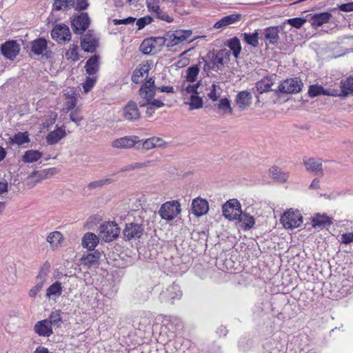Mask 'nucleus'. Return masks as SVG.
<instances>
[{
    "mask_svg": "<svg viewBox=\"0 0 353 353\" xmlns=\"http://www.w3.org/2000/svg\"><path fill=\"white\" fill-rule=\"evenodd\" d=\"M192 34L191 30H176L166 32L163 35L165 45L170 48L190 39Z\"/></svg>",
    "mask_w": 353,
    "mask_h": 353,
    "instance_id": "f257e3e1",
    "label": "nucleus"
},
{
    "mask_svg": "<svg viewBox=\"0 0 353 353\" xmlns=\"http://www.w3.org/2000/svg\"><path fill=\"white\" fill-rule=\"evenodd\" d=\"M165 46L163 37H151L145 39L140 46V50L145 54H157Z\"/></svg>",
    "mask_w": 353,
    "mask_h": 353,
    "instance_id": "f03ea898",
    "label": "nucleus"
},
{
    "mask_svg": "<svg viewBox=\"0 0 353 353\" xmlns=\"http://www.w3.org/2000/svg\"><path fill=\"white\" fill-rule=\"evenodd\" d=\"M181 205L177 201H167L163 203L159 211L163 219L172 221L181 212Z\"/></svg>",
    "mask_w": 353,
    "mask_h": 353,
    "instance_id": "7ed1b4c3",
    "label": "nucleus"
},
{
    "mask_svg": "<svg viewBox=\"0 0 353 353\" xmlns=\"http://www.w3.org/2000/svg\"><path fill=\"white\" fill-rule=\"evenodd\" d=\"M120 232V228L114 221L104 222L100 226V234L105 242L116 239Z\"/></svg>",
    "mask_w": 353,
    "mask_h": 353,
    "instance_id": "20e7f679",
    "label": "nucleus"
},
{
    "mask_svg": "<svg viewBox=\"0 0 353 353\" xmlns=\"http://www.w3.org/2000/svg\"><path fill=\"white\" fill-rule=\"evenodd\" d=\"M222 212L223 216L228 220H236L242 212L241 203L237 199H230L223 205Z\"/></svg>",
    "mask_w": 353,
    "mask_h": 353,
    "instance_id": "39448f33",
    "label": "nucleus"
},
{
    "mask_svg": "<svg viewBox=\"0 0 353 353\" xmlns=\"http://www.w3.org/2000/svg\"><path fill=\"white\" fill-rule=\"evenodd\" d=\"M146 6L148 12L157 19L167 23L173 21V18L160 8L159 0H146Z\"/></svg>",
    "mask_w": 353,
    "mask_h": 353,
    "instance_id": "423d86ee",
    "label": "nucleus"
},
{
    "mask_svg": "<svg viewBox=\"0 0 353 353\" xmlns=\"http://www.w3.org/2000/svg\"><path fill=\"white\" fill-rule=\"evenodd\" d=\"M90 22L88 13L82 12L72 19L71 27L75 34H81L89 27Z\"/></svg>",
    "mask_w": 353,
    "mask_h": 353,
    "instance_id": "0eeeda50",
    "label": "nucleus"
},
{
    "mask_svg": "<svg viewBox=\"0 0 353 353\" xmlns=\"http://www.w3.org/2000/svg\"><path fill=\"white\" fill-rule=\"evenodd\" d=\"M20 45L15 40H8L1 44V52L8 59L13 61L20 52Z\"/></svg>",
    "mask_w": 353,
    "mask_h": 353,
    "instance_id": "6e6552de",
    "label": "nucleus"
},
{
    "mask_svg": "<svg viewBox=\"0 0 353 353\" xmlns=\"http://www.w3.org/2000/svg\"><path fill=\"white\" fill-rule=\"evenodd\" d=\"M52 38L58 43H65L71 39L68 26L63 23L56 25L51 32Z\"/></svg>",
    "mask_w": 353,
    "mask_h": 353,
    "instance_id": "1a4fd4ad",
    "label": "nucleus"
},
{
    "mask_svg": "<svg viewBox=\"0 0 353 353\" xmlns=\"http://www.w3.org/2000/svg\"><path fill=\"white\" fill-rule=\"evenodd\" d=\"M77 97L78 93L74 88L70 89L69 91L64 92L63 97V105L62 111L68 113V112L75 109L77 104Z\"/></svg>",
    "mask_w": 353,
    "mask_h": 353,
    "instance_id": "9d476101",
    "label": "nucleus"
},
{
    "mask_svg": "<svg viewBox=\"0 0 353 353\" xmlns=\"http://www.w3.org/2000/svg\"><path fill=\"white\" fill-rule=\"evenodd\" d=\"M144 231L143 227L141 224L136 223H126L123 230L124 237L128 240L133 239H139Z\"/></svg>",
    "mask_w": 353,
    "mask_h": 353,
    "instance_id": "9b49d317",
    "label": "nucleus"
},
{
    "mask_svg": "<svg viewBox=\"0 0 353 353\" xmlns=\"http://www.w3.org/2000/svg\"><path fill=\"white\" fill-rule=\"evenodd\" d=\"M140 141L137 136H125L114 140L112 143V146L114 148L128 149L133 148L136 143Z\"/></svg>",
    "mask_w": 353,
    "mask_h": 353,
    "instance_id": "f8f14e48",
    "label": "nucleus"
},
{
    "mask_svg": "<svg viewBox=\"0 0 353 353\" xmlns=\"http://www.w3.org/2000/svg\"><path fill=\"white\" fill-rule=\"evenodd\" d=\"M192 213L197 217L201 216L208 213L209 204L207 200L197 197L192 202Z\"/></svg>",
    "mask_w": 353,
    "mask_h": 353,
    "instance_id": "ddd939ff",
    "label": "nucleus"
},
{
    "mask_svg": "<svg viewBox=\"0 0 353 353\" xmlns=\"http://www.w3.org/2000/svg\"><path fill=\"white\" fill-rule=\"evenodd\" d=\"M234 102L240 110H246L252 103V94L248 90L241 91L236 94Z\"/></svg>",
    "mask_w": 353,
    "mask_h": 353,
    "instance_id": "4468645a",
    "label": "nucleus"
},
{
    "mask_svg": "<svg viewBox=\"0 0 353 353\" xmlns=\"http://www.w3.org/2000/svg\"><path fill=\"white\" fill-rule=\"evenodd\" d=\"M98 46V40L92 34L88 33L81 39V47L86 52H94Z\"/></svg>",
    "mask_w": 353,
    "mask_h": 353,
    "instance_id": "2eb2a0df",
    "label": "nucleus"
},
{
    "mask_svg": "<svg viewBox=\"0 0 353 353\" xmlns=\"http://www.w3.org/2000/svg\"><path fill=\"white\" fill-rule=\"evenodd\" d=\"M305 169L311 172H314L319 176H323L322 161L319 158L310 157L303 161Z\"/></svg>",
    "mask_w": 353,
    "mask_h": 353,
    "instance_id": "dca6fc26",
    "label": "nucleus"
},
{
    "mask_svg": "<svg viewBox=\"0 0 353 353\" xmlns=\"http://www.w3.org/2000/svg\"><path fill=\"white\" fill-rule=\"evenodd\" d=\"M279 28L278 26H270L263 30V33L260 38L270 43L275 44L278 42Z\"/></svg>",
    "mask_w": 353,
    "mask_h": 353,
    "instance_id": "f3484780",
    "label": "nucleus"
},
{
    "mask_svg": "<svg viewBox=\"0 0 353 353\" xmlns=\"http://www.w3.org/2000/svg\"><path fill=\"white\" fill-rule=\"evenodd\" d=\"M150 70V64L148 62H143L139 64V66L135 69L132 75L131 79L132 82L139 83L141 82L144 76H148V73Z\"/></svg>",
    "mask_w": 353,
    "mask_h": 353,
    "instance_id": "a211bd4d",
    "label": "nucleus"
},
{
    "mask_svg": "<svg viewBox=\"0 0 353 353\" xmlns=\"http://www.w3.org/2000/svg\"><path fill=\"white\" fill-rule=\"evenodd\" d=\"M123 117L129 121L137 120L140 117L139 110L134 101H130L123 108Z\"/></svg>",
    "mask_w": 353,
    "mask_h": 353,
    "instance_id": "6ab92c4d",
    "label": "nucleus"
},
{
    "mask_svg": "<svg viewBox=\"0 0 353 353\" xmlns=\"http://www.w3.org/2000/svg\"><path fill=\"white\" fill-rule=\"evenodd\" d=\"M34 332L41 336L48 337L52 334V328L48 319L39 321L34 327Z\"/></svg>",
    "mask_w": 353,
    "mask_h": 353,
    "instance_id": "aec40b11",
    "label": "nucleus"
},
{
    "mask_svg": "<svg viewBox=\"0 0 353 353\" xmlns=\"http://www.w3.org/2000/svg\"><path fill=\"white\" fill-rule=\"evenodd\" d=\"M331 17L332 14L330 12H324L313 14L310 18L309 21L312 27L317 28L328 23Z\"/></svg>",
    "mask_w": 353,
    "mask_h": 353,
    "instance_id": "412c9836",
    "label": "nucleus"
},
{
    "mask_svg": "<svg viewBox=\"0 0 353 353\" xmlns=\"http://www.w3.org/2000/svg\"><path fill=\"white\" fill-rule=\"evenodd\" d=\"M303 223V216L299 210L288 209V229L299 228Z\"/></svg>",
    "mask_w": 353,
    "mask_h": 353,
    "instance_id": "4be33fe9",
    "label": "nucleus"
},
{
    "mask_svg": "<svg viewBox=\"0 0 353 353\" xmlns=\"http://www.w3.org/2000/svg\"><path fill=\"white\" fill-rule=\"evenodd\" d=\"M241 18V14H232L225 16L216 21L214 25V28L216 29L224 28L232 23L239 21Z\"/></svg>",
    "mask_w": 353,
    "mask_h": 353,
    "instance_id": "5701e85b",
    "label": "nucleus"
},
{
    "mask_svg": "<svg viewBox=\"0 0 353 353\" xmlns=\"http://www.w3.org/2000/svg\"><path fill=\"white\" fill-rule=\"evenodd\" d=\"M66 136L65 127H59L48 133L46 137V141L50 145L58 143L61 139Z\"/></svg>",
    "mask_w": 353,
    "mask_h": 353,
    "instance_id": "b1692460",
    "label": "nucleus"
},
{
    "mask_svg": "<svg viewBox=\"0 0 353 353\" xmlns=\"http://www.w3.org/2000/svg\"><path fill=\"white\" fill-rule=\"evenodd\" d=\"M241 224V228L244 231L250 230L255 225L254 218L246 212H241L237 219Z\"/></svg>",
    "mask_w": 353,
    "mask_h": 353,
    "instance_id": "393cba45",
    "label": "nucleus"
},
{
    "mask_svg": "<svg viewBox=\"0 0 353 353\" xmlns=\"http://www.w3.org/2000/svg\"><path fill=\"white\" fill-rule=\"evenodd\" d=\"M85 70L89 75L97 74L99 70V56L94 54L90 57L85 63Z\"/></svg>",
    "mask_w": 353,
    "mask_h": 353,
    "instance_id": "a878e982",
    "label": "nucleus"
},
{
    "mask_svg": "<svg viewBox=\"0 0 353 353\" xmlns=\"http://www.w3.org/2000/svg\"><path fill=\"white\" fill-rule=\"evenodd\" d=\"M332 223L331 219L325 214H316L312 219V225L314 228H322Z\"/></svg>",
    "mask_w": 353,
    "mask_h": 353,
    "instance_id": "bb28decb",
    "label": "nucleus"
},
{
    "mask_svg": "<svg viewBox=\"0 0 353 353\" xmlns=\"http://www.w3.org/2000/svg\"><path fill=\"white\" fill-rule=\"evenodd\" d=\"M63 240L64 237L63 234L59 231L50 232L46 238L47 242L50 244L52 250L57 249L60 247Z\"/></svg>",
    "mask_w": 353,
    "mask_h": 353,
    "instance_id": "cd10ccee",
    "label": "nucleus"
},
{
    "mask_svg": "<svg viewBox=\"0 0 353 353\" xmlns=\"http://www.w3.org/2000/svg\"><path fill=\"white\" fill-rule=\"evenodd\" d=\"M99 243L98 236L92 232H87L82 238V245L88 250H94Z\"/></svg>",
    "mask_w": 353,
    "mask_h": 353,
    "instance_id": "c85d7f7f",
    "label": "nucleus"
},
{
    "mask_svg": "<svg viewBox=\"0 0 353 353\" xmlns=\"http://www.w3.org/2000/svg\"><path fill=\"white\" fill-rule=\"evenodd\" d=\"M99 258L100 253L95 252L83 255L80 261L82 265L89 268L97 265L99 263Z\"/></svg>",
    "mask_w": 353,
    "mask_h": 353,
    "instance_id": "c756f323",
    "label": "nucleus"
},
{
    "mask_svg": "<svg viewBox=\"0 0 353 353\" xmlns=\"http://www.w3.org/2000/svg\"><path fill=\"white\" fill-rule=\"evenodd\" d=\"M48 42L44 38H38L31 43V50L37 54L40 55L47 49Z\"/></svg>",
    "mask_w": 353,
    "mask_h": 353,
    "instance_id": "7c9ffc66",
    "label": "nucleus"
},
{
    "mask_svg": "<svg viewBox=\"0 0 353 353\" xmlns=\"http://www.w3.org/2000/svg\"><path fill=\"white\" fill-rule=\"evenodd\" d=\"M65 58L70 62H77L80 59L79 46L77 44H70L65 52Z\"/></svg>",
    "mask_w": 353,
    "mask_h": 353,
    "instance_id": "2f4dec72",
    "label": "nucleus"
},
{
    "mask_svg": "<svg viewBox=\"0 0 353 353\" xmlns=\"http://www.w3.org/2000/svg\"><path fill=\"white\" fill-rule=\"evenodd\" d=\"M272 85V79L269 77H266L256 82L255 88L259 94H262L271 90Z\"/></svg>",
    "mask_w": 353,
    "mask_h": 353,
    "instance_id": "473e14b6",
    "label": "nucleus"
},
{
    "mask_svg": "<svg viewBox=\"0 0 353 353\" xmlns=\"http://www.w3.org/2000/svg\"><path fill=\"white\" fill-rule=\"evenodd\" d=\"M353 94V77H349L341 81V94L346 97Z\"/></svg>",
    "mask_w": 353,
    "mask_h": 353,
    "instance_id": "72a5a7b5",
    "label": "nucleus"
},
{
    "mask_svg": "<svg viewBox=\"0 0 353 353\" xmlns=\"http://www.w3.org/2000/svg\"><path fill=\"white\" fill-rule=\"evenodd\" d=\"M29 134L27 132H18L14 134L12 137L10 138V143L11 144H15L18 145H23L24 143H28L30 142Z\"/></svg>",
    "mask_w": 353,
    "mask_h": 353,
    "instance_id": "f704fd0d",
    "label": "nucleus"
},
{
    "mask_svg": "<svg viewBox=\"0 0 353 353\" xmlns=\"http://www.w3.org/2000/svg\"><path fill=\"white\" fill-rule=\"evenodd\" d=\"M303 86L302 81L298 77L288 79V94H295L301 92Z\"/></svg>",
    "mask_w": 353,
    "mask_h": 353,
    "instance_id": "c9c22d12",
    "label": "nucleus"
},
{
    "mask_svg": "<svg viewBox=\"0 0 353 353\" xmlns=\"http://www.w3.org/2000/svg\"><path fill=\"white\" fill-rule=\"evenodd\" d=\"M147 83L142 85L139 90V94L141 97L147 101V103H150L153 101V97L155 94L154 88L148 87Z\"/></svg>",
    "mask_w": 353,
    "mask_h": 353,
    "instance_id": "e433bc0d",
    "label": "nucleus"
},
{
    "mask_svg": "<svg viewBox=\"0 0 353 353\" xmlns=\"http://www.w3.org/2000/svg\"><path fill=\"white\" fill-rule=\"evenodd\" d=\"M42 157V153L38 150H27L23 156L22 160L24 163H33L37 161Z\"/></svg>",
    "mask_w": 353,
    "mask_h": 353,
    "instance_id": "4c0bfd02",
    "label": "nucleus"
},
{
    "mask_svg": "<svg viewBox=\"0 0 353 353\" xmlns=\"http://www.w3.org/2000/svg\"><path fill=\"white\" fill-rule=\"evenodd\" d=\"M261 39L259 37V30H256L253 33H244L243 34V41L248 45L252 46L254 48L259 46V39Z\"/></svg>",
    "mask_w": 353,
    "mask_h": 353,
    "instance_id": "58836bf2",
    "label": "nucleus"
},
{
    "mask_svg": "<svg viewBox=\"0 0 353 353\" xmlns=\"http://www.w3.org/2000/svg\"><path fill=\"white\" fill-rule=\"evenodd\" d=\"M63 292V287L61 283L56 281L50 285L46 290V296L50 298L52 296H59L61 295Z\"/></svg>",
    "mask_w": 353,
    "mask_h": 353,
    "instance_id": "ea45409f",
    "label": "nucleus"
},
{
    "mask_svg": "<svg viewBox=\"0 0 353 353\" xmlns=\"http://www.w3.org/2000/svg\"><path fill=\"white\" fill-rule=\"evenodd\" d=\"M74 0H54L52 5L53 10H65L71 8Z\"/></svg>",
    "mask_w": 353,
    "mask_h": 353,
    "instance_id": "a19ab883",
    "label": "nucleus"
},
{
    "mask_svg": "<svg viewBox=\"0 0 353 353\" xmlns=\"http://www.w3.org/2000/svg\"><path fill=\"white\" fill-rule=\"evenodd\" d=\"M163 142L162 139L153 137L145 140L142 143V148L145 150H150L157 146L162 145Z\"/></svg>",
    "mask_w": 353,
    "mask_h": 353,
    "instance_id": "79ce46f5",
    "label": "nucleus"
},
{
    "mask_svg": "<svg viewBox=\"0 0 353 353\" xmlns=\"http://www.w3.org/2000/svg\"><path fill=\"white\" fill-rule=\"evenodd\" d=\"M164 106V103L158 99H154L153 101H150V103H147L146 105V111L145 114L147 117H152L153 114L154 113V111L157 108H159Z\"/></svg>",
    "mask_w": 353,
    "mask_h": 353,
    "instance_id": "37998d69",
    "label": "nucleus"
},
{
    "mask_svg": "<svg viewBox=\"0 0 353 353\" xmlns=\"http://www.w3.org/2000/svg\"><path fill=\"white\" fill-rule=\"evenodd\" d=\"M221 93V88L219 85L213 83L209 88L207 96L211 101H216L220 97Z\"/></svg>",
    "mask_w": 353,
    "mask_h": 353,
    "instance_id": "c03bdc74",
    "label": "nucleus"
},
{
    "mask_svg": "<svg viewBox=\"0 0 353 353\" xmlns=\"http://www.w3.org/2000/svg\"><path fill=\"white\" fill-rule=\"evenodd\" d=\"M228 46L232 51L234 57L236 58L238 57L241 51V46L239 39L236 37L231 39L228 43Z\"/></svg>",
    "mask_w": 353,
    "mask_h": 353,
    "instance_id": "a18cd8bd",
    "label": "nucleus"
},
{
    "mask_svg": "<svg viewBox=\"0 0 353 353\" xmlns=\"http://www.w3.org/2000/svg\"><path fill=\"white\" fill-rule=\"evenodd\" d=\"M199 73V68L195 65L188 68L186 72V81L193 83L196 80V77Z\"/></svg>",
    "mask_w": 353,
    "mask_h": 353,
    "instance_id": "49530a36",
    "label": "nucleus"
},
{
    "mask_svg": "<svg viewBox=\"0 0 353 353\" xmlns=\"http://www.w3.org/2000/svg\"><path fill=\"white\" fill-rule=\"evenodd\" d=\"M270 172L272 177L278 181L283 182L286 181L287 176L285 173L281 172V170L276 167L273 166L270 169Z\"/></svg>",
    "mask_w": 353,
    "mask_h": 353,
    "instance_id": "de8ad7c7",
    "label": "nucleus"
},
{
    "mask_svg": "<svg viewBox=\"0 0 353 353\" xmlns=\"http://www.w3.org/2000/svg\"><path fill=\"white\" fill-rule=\"evenodd\" d=\"M61 314V312L60 310H57L51 312L48 320V322L50 323L51 325H57V327L59 326L62 321Z\"/></svg>",
    "mask_w": 353,
    "mask_h": 353,
    "instance_id": "09e8293b",
    "label": "nucleus"
},
{
    "mask_svg": "<svg viewBox=\"0 0 353 353\" xmlns=\"http://www.w3.org/2000/svg\"><path fill=\"white\" fill-rule=\"evenodd\" d=\"M224 64V53L223 52H217L212 59V68L216 70L221 69Z\"/></svg>",
    "mask_w": 353,
    "mask_h": 353,
    "instance_id": "8fccbe9b",
    "label": "nucleus"
},
{
    "mask_svg": "<svg viewBox=\"0 0 353 353\" xmlns=\"http://www.w3.org/2000/svg\"><path fill=\"white\" fill-rule=\"evenodd\" d=\"M218 108L219 110H223V113L225 114L228 112L232 113V108H231L230 101L227 98L221 99L218 103Z\"/></svg>",
    "mask_w": 353,
    "mask_h": 353,
    "instance_id": "3c124183",
    "label": "nucleus"
},
{
    "mask_svg": "<svg viewBox=\"0 0 353 353\" xmlns=\"http://www.w3.org/2000/svg\"><path fill=\"white\" fill-rule=\"evenodd\" d=\"M153 162L152 160H149L143 163H134L133 164L127 165L125 168L121 169V172L125 171H130L136 169H140L143 167H147L151 165V163Z\"/></svg>",
    "mask_w": 353,
    "mask_h": 353,
    "instance_id": "603ef678",
    "label": "nucleus"
},
{
    "mask_svg": "<svg viewBox=\"0 0 353 353\" xmlns=\"http://www.w3.org/2000/svg\"><path fill=\"white\" fill-rule=\"evenodd\" d=\"M308 94L310 97H315L319 95H324V88L321 85H312L308 90Z\"/></svg>",
    "mask_w": 353,
    "mask_h": 353,
    "instance_id": "864d4df0",
    "label": "nucleus"
},
{
    "mask_svg": "<svg viewBox=\"0 0 353 353\" xmlns=\"http://www.w3.org/2000/svg\"><path fill=\"white\" fill-rule=\"evenodd\" d=\"M97 82V77H87L85 81L82 83L84 92L88 93L94 86Z\"/></svg>",
    "mask_w": 353,
    "mask_h": 353,
    "instance_id": "5fc2aeb1",
    "label": "nucleus"
},
{
    "mask_svg": "<svg viewBox=\"0 0 353 353\" xmlns=\"http://www.w3.org/2000/svg\"><path fill=\"white\" fill-rule=\"evenodd\" d=\"M301 339L300 336L294 337L291 343V345L292 347L291 349V352L294 350V353H301L303 350V346L300 343Z\"/></svg>",
    "mask_w": 353,
    "mask_h": 353,
    "instance_id": "6e6d98bb",
    "label": "nucleus"
},
{
    "mask_svg": "<svg viewBox=\"0 0 353 353\" xmlns=\"http://www.w3.org/2000/svg\"><path fill=\"white\" fill-rule=\"evenodd\" d=\"M203 105V100L197 95H192L190 97V109H198Z\"/></svg>",
    "mask_w": 353,
    "mask_h": 353,
    "instance_id": "4d7b16f0",
    "label": "nucleus"
},
{
    "mask_svg": "<svg viewBox=\"0 0 353 353\" xmlns=\"http://www.w3.org/2000/svg\"><path fill=\"white\" fill-rule=\"evenodd\" d=\"M152 21V18L150 16H146L141 18H139L137 20V26L138 27V30L143 29L146 25L151 23Z\"/></svg>",
    "mask_w": 353,
    "mask_h": 353,
    "instance_id": "13d9d810",
    "label": "nucleus"
},
{
    "mask_svg": "<svg viewBox=\"0 0 353 353\" xmlns=\"http://www.w3.org/2000/svg\"><path fill=\"white\" fill-rule=\"evenodd\" d=\"M112 182V179H101L95 181H92L88 184L89 189H94L97 188L101 187L103 185L109 184Z\"/></svg>",
    "mask_w": 353,
    "mask_h": 353,
    "instance_id": "bf43d9fd",
    "label": "nucleus"
},
{
    "mask_svg": "<svg viewBox=\"0 0 353 353\" xmlns=\"http://www.w3.org/2000/svg\"><path fill=\"white\" fill-rule=\"evenodd\" d=\"M70 119L76 123H79L82 119L83 117L80 115L79 108H75L70 111Z\"/></svg>",
    "mask_w": 353,
    "mask_h": 353,
    "instance_id": "052dcab7",
    "label": "nucleus"
},
{
    "mask_svg": "<svg viewBox=\"0 0 353 353\" xmlns=\"http://www.w3.org/2000/svg\"><path fill=\"white\" fill-rule=\"evenodd\" d=\"M306 22L305 19L301 18L288 19V24L296 28H301Z\"/></svg>",
    "mask_w": 353,
    "mask_h": 353,
    "instance_id": "680f3d73",
    "label": "nucleus"
},
{
    "mask_svg": "<svg viewBox=\"0 0 353 353\" xmlns=\"http://www.w3.org/2000/svg\"><path fill=\"white\" fill-rule=\"evenodd\" d=\"M136 21V18L129 17L123 19H113L112 22L114 25H121V24H131L134 23Z\"/></svg>",
    "mask_w": 353,
    "mask_h": 353,
    "instance_id": "e2e57ef3",
    "label": "nucleus"
},
{
    "mask_svg": "<svg viewBox=\"0 0 353 353\" xmlns=\"http://www.w3.org/2000/svg\"><path fill=\"white\" fill-rule=\"evenodd\" d=\"M353 242V232L343 233L341 236V243L349 244Z\"/></svg>",
    "mask_w": 353,
    "mask_h": 353,
    "instance_id": "0e129e2a",
    "label": "nucleus"
},
{
    "mask_svg": "<svg viewBox=\"0 0 353 353\" xmlns=\"http://www.w3.org/2000/svg\"><path fill=\"white\" fill-rule=\"evenodd\" d=\"M43 286V284H37L32 288H31L28 292V294L30 297H35L37 294L40 292Z\"/></svg>",
    "mask_w": 353,
    "mask_h": 353,
    "instance_id": "69168bd1",
    "label": "nucleus"
},
{
    "mask_svg": "<svg viewBox=\"0 0 353 353\" xmlns=\"http://www.w3.org/2000/svg\"><path fill=\"white\" fill-rule=\"evenodd\" d=\"M198 86H199V83H196L194 85H188L185 88H184V90L188 94H197Z\"/></svg>",
    "mask_w": 353,
    "mask_h": 353,
    "instance_id": "338daca9",
    "label": "nucleus"
},
{
    "mask_svg": "<svg viewBox=\"0 0 353 353\" xmlns=\"http://www.w3.org/2000/svg\"><path fill=\"white\" fill-rule=\"evenodd\" d=\"M339 8L343 12H352L353 11V2L341 4Z\"/></svg>",
    "mask_w": 353,
    "mask_h": 353,
    "instance_id": "774afa93",
    "label": "nucleus"
}]
</instances>
